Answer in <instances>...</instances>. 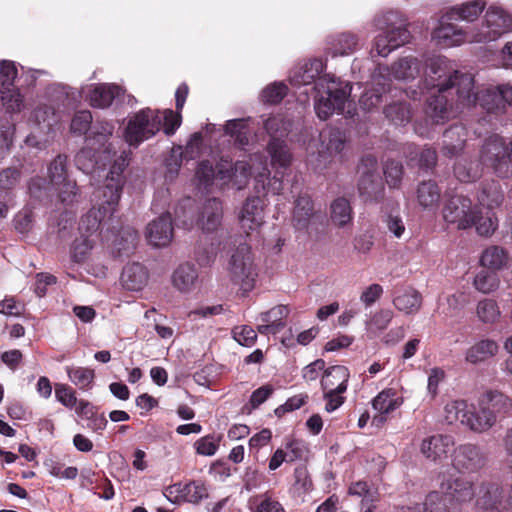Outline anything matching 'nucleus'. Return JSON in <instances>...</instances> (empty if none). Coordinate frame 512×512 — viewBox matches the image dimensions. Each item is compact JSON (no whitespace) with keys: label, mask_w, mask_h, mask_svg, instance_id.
<instances>
[{"label":"nucleus","mask_w":512,"mask_h":512,"mask_svg":"<svg viewBox=\"0 0 512 512\" xmlns=\"http://www.w3.org/2000/svg\"><path fill=\"white\" fill-rule=\"evenodd\" d=\"M432 39L442 48L453 47L467 40L466 34L456 25L441 22L433 31Z\"/></svg>","instance_id":"nucleus-31"},{"label":"nucleus","mask_w":512,"mask_h":512,"mask_svg":"<svg viewBox=\"0 0 512 512\" xmlns=\"http://www.w3.org/2000/svg\"><path fill=\"white\" fill-rule=\"evenodd\" d=\"M477 401L494 425L512 410V399L497 389L486 390Z\"/></svg>","instance_id":"nucleus-17"},{"label":"nucleus","mask_w":512,"mask_h":512,"mask_svg":"<svg viewBox=\"0 0 512 512\" xmlns=\"http://www.w3.org/2000/svg\"><path fill=\"white\" fill-rule=\"evenodd\" d=\"M477 316L483 323H494L500 317V310L496 301L483 299L478 302L476 309Z\"/></svg>","instance_id":"nucleus-55"},{"label":"nucleus","mask_w":512,"mask_h":512,"mask_svg":"<svg viewBox=\"0 0 512 512\" xmlns=\"http://www.w3.org/2000/svg\"><path fill=\"white\" fill-rule=\"evenodd\" d=\"M67 374L70 381L80 389L89 388L95 377L93 369L84 367H67Z\"/></svg>","instance_id":"nucleus-54"},{"label":"nucleus","mask_w":512,"mask_h":512,"mask_svg":"<svg viewBox=\"0 0 512 512\" xmlns=\"http://www.w3.org/2000/svg\"><path fill=\"white\" fill-rule=\"evenodd\" d=\"M288 87L284 83H273L268 85L261 93L264 103L278 104L287 95Z\"/></svg>","instance_id":"nucleus-58"},{"label":"nucleus","mask_w":512,"mask_h":512,"mask_svg":"<svg viewBox=\"0 0 512 512\" xmlns=\"http://www.w3.org/2000/svg\"><path fill=\"white\" fill-rule=\"evenodd\" d=\"M386 183L390 188H397L403 177V165L399 161L387 160L383 167Z\"/></svg>","instance_id":"nucleus-57"},{"label":"nucleus","mask_w":512,"mask_h":512,"mask_svg":"<svg viewBox=\"0 0 512 512\" xmlns=\"http://www.w3.org/2000/svg\"><path fill=\"white\" fill-rule=\"evenodd\" d=\"M391 91L389 79L378 68L372 76V88L366 90L360 97V107L365 111H370L382 102L383 95Z\"/></svg>","instance_id":"nucleus-25"},{"label":"nucleus","mask_w":512,"mask_h":512,"mask_svg":"<svg viewBox=\"0 0 512 512\" xmlns=\"http://www.w3.org/2000/svg\"><path fill=\"white\" fill-rule=\"evenodd\" d=\"M454 175L460 182H474L481 176L480 165L463 155L457 159L454 165Z\"/></svg>","instance_id":"nucleus-45"},{"label":"nucleus","mask_w":512,"mask_h":512,"mask_svg":"<svg viewBox=\"0 0 512 512\" xmlns=\"http://www.w3.org/2000/svg\"><path fill=\"white\" fill-rule=\"evenodd\" d=\"M94 246V241L89 236L81 235L76 238L70 250L71 260L75 263H83Z\"/></svg>","instance_id":"nucleus-51"},{"label":"nucleus","mask_w":512,"mask_h":512,"mask_svg":"<svg viewBox=\"0 0 512 512\" xmlns=\"http://www.w3.org/2000/svg\"><path fill=\"white\" fill-rule=\"evenodd\" d=\"M466 129L462 125H452L443 133V146L441 152L449 158L460 154L466 143Z\"/></svg>","instance_id":"nucleus-29"},{"label":"nucleus","mask_w":512,"mask_h":512,"mask_svg":"<svg viewBox=\"0 0 512 512\" xmlns=\"http://www.w3.org/2000/svg\"><path fill=\"white\" fill-rule=\"evenodd\" d=\"M454 90L448 91H438L431 94L427 100L426 113L429 117L432 118L435 123H443L447 121L451 115L454 105L456 108L462 107L458 105L457 99L454 100L453 97L450 98L454 94Z\"/></svg>","instance_id":"nucleus-19"},{"label":"nucleus","mask_w":512,"mask_h":512,"mask_svg":"<svg viewBox=\"0 0 512 512\" xmlns=\"http://www.w3.org/2000/svg\"><path fill=\"white\" fill-rule=\"evenodd\" d=\"M348 493L353 496L362 497L361 505L363 512H373L374 502L378 500V493L372 490L366 481H357L350 485Z\"/></svg>","instance_id":"nucleus-47"},{"label":"nucleus","mask_w":512,"mask_h":512,"mask_svg":"<svg viewBox=\"0 0 512 512\" xmlns=\"http://www.w3.org/2000/svg\"><path fill=\"white\" fill-rule=\"evenodd\" d=\"M95 197L98 201L99 208L96 210L92 208L87 212L85 216L81 219V228L85 229L87 233H93L100 229L102 226V223L104 221V218L108 215L111 217L114 212L116 211V207L114 206L113 209H108V204H105V207H103V196L98 195V191L95 192Z\"/></svg>","instance_id":"nucleus-35"},{"label":"nucleus","mask_w":512,"mask_h":512,"mask_svg":"<svg viewBox=\"0 0 512 512\" xmlns=\"http://www.w3.org/2000/svg\"><path fill=\"white\" fill-rule=\"evenodd\" d=\"M498 348L499 346L494 340L483 339L466 351L465 359L471 364H478L496 355Z\"/></svg>","instance_id":"nucleus-42"},{"label":"nucleus","mask_w":512,"mask_h":512,"mask_svg":"<svg viewBox=\"0 0 512 512\" xmlns=\"http://www.w3.org/2000/svg\"><path fill=\"white\" fill-rule=\"evenodd\" d=\"M350 377L348 368L334 365L324 370L321 379V388L324 391L345 392Z\"/></svg>","instance_id":"nucleus-30"},{"label":"nucleus","mask_w":512,"mask_h":512,"mask_svg":"<svg viewBox=\"0 0 512 512\" xmlns=\"http://www.w3.org/2000/svg\"><path fill=\"white\" fill-rule=\"evenodd\" d=\"M48 178L50 183L58 191L62 203H73L78 187L76 182L69 177L68 173V157L59 154L48 166Z\"/></svg>","instance_id":"nucleus-13"},{"label":"nucleus","mask_w":512,"mask_h":512,"mask_svg":"<svg viewBox=\"0 0 512 512\" xmlns=\"http://www.w3.org/2000/svg\"><path fill=\"white\" fill-rule=\"evenodd\" d=\"M507 259V252L502 247L490 246L483 251L480 263L483 267L498 270L506 264Z\"/></svg>","instance_id":"nucleus-50"},{"label":"nucleus","mask_w":512,"mask_h":512,"mask_svg":"<svg viewBox=\"0 0 512 512\" xmlns=\"http://www.w3.org/2000/svg\"><path fill=\"white\" fill-rule=\"evenodd\" d=\"M445 413L448 423L459 421L474 433L482 434L495 426L478 403L474 405L465 400H454L446 404Z\"/></svg>","instance_id":"nucleus-5"},{"label":"nucleus","mask_w":512,"mask_h":512,"mask_svg":"<svg viewBox=\"0 0 512 512\" xmlns=\"http://www.w3.org/2000/svg\"><path fill=\"white\" fill-rule=\"evenodd\" d=\"M147 237L154 247H166L173 238L172 218L169 213H164L148 224Z\"/></svg>","instance_id":"nucleus-27"},{"label":"nucleus","mask_w":512,"mask_h":512,"mask_svg":"<svg viewBox=\"0 0 512 512\" xmlns=\"http://www.w3.org/2000/svg\"><path fill=\"white\" fill-rule=\"evenodd\" d=\"M239 223L247 235L264 223V200L261 197L246 199L239 214Z\"/></svg>","instance_id":"nucleus-22"},{"label":"nucleus","mask_w":512,"mask_h":512,"mask_svg":"<svg viewBox=\"0 0 512 512\" xmlns=\"http://www.w3.org/2000/svg\"><path fill=\"white\" fill-rule=\"evenodd\" d=\"M198 279L196 267L190 263L180 264L172 274V284L180 292H190Z\"/></svg>","instance_id":"nucleus-38"},{"label":"nucleus","mask_w":512,"mask_h":512,"mask_svg":"<svg viewBox=\"0 0 512 512\" xmlns=\"http://www.w3.org/2000/svg\"><path fill=\"white\" fill-rule=\"evenodd\" d=\"M480 163L492 169L500 178L512 175V141L506 144L503 137L491 135L485 139L479 155Z\"/></svg>","instance_id":"nucleus-4"},{"label":"nucleus","mask_w":512,"mask_h":512,"mask_svg":"<svg viewBox=\"0 0 512 512\" xmlns=\"http://www.w3.org/2000/svg\"><path fill=\"white\" fill-rule=\"evenodd\" d=\"M123 95L121 87L115 84H97L89 90L87 100L94 108L105 109Z\"/></svg>","instance_id":"nucleus-28"},{"label":"nucleus","mask_w":512,"mask_h":512,"mask_svg":"<svg viewBox=\"0 0 512 512\" xmlns=\"http://www.w3.org/2000/svg\"><path fill=\"white\" fill-rule=\"evenodd\" d=\"M111 136L93 135L89 132L86 137V144L99 153L104 159H109L112 155L116 154L115 149L109 142Z\"/></svg>","instance_id":"nucleus-52"},{"label":"nucleus","mask_w":512,"mask_h":512,"mask_svg":"<svg viewBox=\"0 0 512 512\" xmlns=\"http://www.w3.org/2000/svg\"><path fill=\"white\" fill-rule=\"evenodd\" d=\"M447 502V496L442 491H432L423 503L406 507L404 512H452Z\"/></svg>","instance_id":"nucleus-39"},{"label":"nucleus","mask_w":512,"mask_h":512,"mask_svg":"<svg viewBox=\"0 0 512 512\" xmlns=\"http://www.w3.org/2000/svg\"><path fill=\"white\" fill-rule=\"evenodd\" d=\"M289 314V309L285 305H277L268 311L260 314V320L262 323H270L275 325L276 329L281 331L285 327L283 321Z\"/></svg>","instance_id":"nucleus-56"},{"label":"nucleus","mask_w":512,"mask_h":512,"mask_svg":"<svg viewBox=\"0 0 512 512\" xmlns=\"http://www.w3.org/2000/svg\"><path fill=\"white\" fill-rule=\"evenodd\" d=\"M357 46L358 36L350 32H343L327 39L326 50L332 57L345 56L353 53Z\"/></svg>","instance_id":"nucleus-32"},{"label":"nucleus","mask_w":512,"mask_h":512,"mask_svg":"<svg viewBox=\"0 0 512 512\" xmlns=\"http://www.w3.org/2000/svg\"><path fill=\"white\" fill-rule=\"evenodd\" d=\"M92 114L88 110H82L77 112L72 118L70 129L75 134H86L90 132L92 126Z\"/></svg>","instance_id":"nucleus-61"},{"label":"nucleus","mask_w":512,"mask_h":512,"mask_svg":"<svg viewBox=\"0 0 512 512\" xmlns=\"http://www.w3.org/2000/svg\"><path fill=\"white\" fill-rule=\"evenodd\" d=\"M161 130V112L144 108L128 120L124 130V139L129 146L138 147Z\"/></svg>","instance_id":"nucleus-7"},{"label":"nucleus","mask_w":512,"mask_h":512,"mask_svg":"<svg viewBox=\"0 0 512 512\" xmlns=\"http://www.w3.org/2000/svg\"><path fill=\"white\" fill-rule=\"evenodd\" d=\"M442 217L446 223L455 225L457 229L466 230L475 224L478 218V207L472 204L468 196L453 195L446 200Z\"/></svg>","instance_id":"nucleus-12"},{"label":"nucleus","mask_w":512,"mask_h":512,"mask_svg":"<svg viewBox=\"0 0 512 512\" xmlns=\"http://www.w3.org/2000/svg\"><path fill=\"white\" fill-rule=\"evenodd\" d=\"M166 497L172 503L181 501L198 504L208 498V489L200 480H193L188 483H175L166 488Z\"/></svg>","instance_id":"nucleus-16"},{"label":"nucleus","mask_w":512,"mask_h":512,"mask_svg":"<svg viewBox=\"0 0 512 512\" xmlns=\"http://www.w3.org/2000/svg\"><path fill=\"white\" fill-rule=\"evenodd\" d=\"M223 203L219 198L207 199L199 210L196 225L203 233L211 234L216 232L222 224Z\"/></svg>","instance_id":"nucleus-20"},{"label":"nucleus","mask_w":512,"mask_h":512,"mask_svg":"<svg viewBox=\"0 0 512 512\" xmlns=\"http://www.w3.org/2000/svg\"><path fill=\"white\" fill-rule=\"evenodd\" d=\"M452 463L458 471L474 473L485 466L486 456L478 445L465 443L454 449Z\"/></svg>","instance_id":"nucleus-15"},{"label":"nucleus","mask_w":512,"mask_h":512,"mask_svg":"<svg viewBox=\"0 0 512 512\" xmlns=\"http://www.w3.org/2000/svg\"><path fill=\"white\" fill-rule=\"evenodd\" d=\"M20 176L21 172L16 168H7L0 171V198L17 186Z\"/></svg>","instance_id":"nucleus-59"},{"label":"nucleus","mask_w":512,"mask_h":512,"mask_svg":"<svg viewBox=\"0 0 512 512\" xmlns=\"http://www.w3.org/2000/svg\"><path fill=\"white\" fill-rule=\"evenodd\" d=\"M147 281L148 271L142 264L134 262L123 268L121 283L125 289L139 291L146 285Z\"/></svg>","instance_id":"nucleus-33"},{"label":"nucleus","mask_w":512,"mask_h":512,"mask_svg":"<svg viewBox=\"0 0 512 512\" xmlns=\"http://www.w3.org/2000/svg\"><path fill=\"white\" fill-rule=\"evenodd\" d=\"M455 444L451 435L436 434L425 438L421 443V453L433 462H441L448 457Z\"/></svg>","instance_id":"nucleus-24"},{"label":"nucleus","mask_w":512,"mask_h":512,"mask_svg":"<svg viewBox=\"0 0 512 512\" xmlns=\"http://www.w3.org/2000/svg\"><path fill=\"white\" fill-rule=\"evenodd\" d=\"M393 304L396 309L405 314H414L421 307L422 296L414 288L407 287L396 294Z\"/></svg>","instance_id":"nucleus-40"},{"label":"nucleus","mask_w":512,"mask_h":512,"mask_svg":"<svg viewBox=\"0 0 512 512\" xmlns=\"http://www.w3.org/2000/svg\"><path fill=\"white\" fill-rule=\"evenodd\" d=\"M464 76L471 75L455 70L446 57L438 56L431 58L427 65L425 84L438 91L455 90L458 97V84Z\"/></svg>","instance_id":"nucleus-10"},{"label":"nucleus","mask_w":512,"mask_h":512,"mask_svg":"<svg viewBox=\"0 0 512 512\" xmlns=\"http://www.w3.org/2000/svg\"><path fill=\"white\" fill-rule=\"evenodd\" d=\"M314 109L321 120H327L334 113H342L352 87L333 75L325 74L316 82L314 87Z\"/></svg>","instance_id":"nucleus-1"},{"label":"nucleus","mask_w":512,"mask_h":512,"mask_svg":"<svg viewBox=\"0 0 512 512\" xmlns=\"http://www.w3.org/2000/svg\"><path fill=\"white\" fill-rule=\"evenodd\" d=\"M162 114L163 116H161V128H163V131L167 136L174 135L182 122L181 111L166 109Z\"/></svg>","instance_id":"nucleus-60"},{"label":"nucleus","mask_w":512,"mask_h":512,"mask_svg":"<svg viewBox=\"0 0 512 512\" xmlns=\"http://www.w3.org/2000/svg\"><path fill=\"white\" fill-rule=\"evenodd\" d=\"M458 105L464 107L480 106L489 113L503 110V96L497 86L477 88L475 91L474 77L464 76L458 84Z\"/></svg>","instance_id":"nucleus-2"},{"label":"nucleus","mask_w":512,"mask_h":512,"mask_svg":"<svg viewBox=\"0 0 512 512\" xmlns=\"http://www.w3.org/2000/svg\"><path fill=\"white\" fill-rule=\"evenodd\" d=\"M127 165V155H121L112 165L104 185L96 190L99 196H103V207L108 204L107 208L111 210L118 205L123 186L122 173Z\"/></svg>","instance_id":"nucleus-14"},{"label":"nucleus","mask_w":512,"mask_h":512,"mask_svg":"<svg viewBox=\"0 0 512 512\" xmlns=\"http://www.w3.org/2000/svg\"><path fill=\"white\" fill-rule=\"evenodd\" d=\"M486 3L482 0H472L460 6L451 8L445 15L448 20H464L472 22L483 12Z\"/></svg>","instance_id":"nucleus-41"},{"label":"nucleus","mask_w":512,"mask_h":512,"mask_svg":"<svg viewBox=\"0 0 512 512\" xmlns=\"http://www.w3.org/2000/svg\"><path fill=\"white\" fill-rule=\"evenodd\" d=\"M477 199L480 205L488 209L499 207L504 201V192L499 181L490 180L482 182Z\"/></svg>","instance_id":"nucleus-37"},{"label":"nucleus","mask_w":512,"mask_h":512,"mask_svg":"<svg viewBox=\"0 0 512 512\" xmlns=\"http://www.w3.org/2000/svg\"><path fill=\"white\" fill-rule=\"evenodd\" d=\"M378 68L382 69V73L391 84L392 78L405 81L416 79L422 71L423 64L417 57L405 56L399 58L391 66H379Z\"/></svg>","instance_id":"nucleus-21"},{"label":"nucleus","mask_w":512,"mask_h":512,"mask_svg":"<svg viewBox=\"0 0 512 512\" xmlns=\"http://www.w3.org/2000/svg\"><path fill=\"white\" fill-rule=\"evenodd\" d=\"M403 399L397 396L394 389H384L372 401L373 408L380 414H389L399 408Z\"/></svg>","instance_id":"nucleus-46"},{"label":"nucleus","mask_w":512,"mask_h":512,"mask_svg":"<svg viewBox=\"0 0 512 512\" xmlns=\"http://www.w3.org/2000/svg\"><path fill=\"white\" fill-rule=\"evenodd\" d=\"M321 148L329 155L339 154L345 146L346 138L337 128L327 127L319 134Z\"/></svg>","instance_id":"nucleus-43"},{"label":"nucleus","mask_w":512,"mask_h":512,"mask_svg":"<svg viewBox=\"0 0 512 512\" xmlns=\"http://www.w3.org/2000/svg\"><path fill=\"white\" fill-rule=\"evenodd\" d=\"M331 220L339 226L344 227L352 221V207L345 197L336 198L331 204Z\"/></svg>","instance_id":"nucleus-49"},{"label":"nucleus","mask_w":512,"mask_h":512,"mask_svg":"<svg viewBox=\"0 0 512 512\" xmlns=\"http://www.w3.org/2000/svg\"><path fill=\"white\" fill-rule=\"evenodd\" d=\"M215 177V170L210 161H201L196 170V179L203 188H208Z\"/></svg>","instance_id":"nucleus-64"},{"label":"nucleus","mask_w":512,"mask_h":512,"mask_svg":"<svg viewBox=\"0 0 512 512\" xmlns=\"http://www.w3.org/2000/svg\"><path fill=\"white\" fill-rule=\"evenodd\" d=\"M358 193L364 202H379L384 197V183L378 171V161L365 155L358 164Z\"/></svg>","instance_id":"nucleus-11"},{"label":"nucleus","mask_w":512,"mask_h":512,"mask_svg":"<svg viewBox=\"0 0 512 512\" xmlns=\"http://www.w3.org/2000/svg\"><path fill=\"white\" fill-rule=\"evenodd\" d=\"M228 274L231 282L237 285L243 294L254 289L258 272L251 247L247 243H239L233 250L228 261Z\"/></svg>","instance_id":"nucleus-3"},{"label":"nucleus","mask_w":512,"mask_h":512,"mask_svg":"<svg viewBox=\"0 0 512 512\" xmlns=\"http://www.w3.org/2000/svg\"><path fill=\"white\" fill-rule=\"evenodd\" d=\"M475 505L483 512H512V485L484 480L477 486Z\"/></svg>","instance_id":"nucleus-8"},{"label":"nucleus","mask_w":512,"mask_h":512,"mask_svg":"<svg viewBox=\"0 0 512 512\" xmlns=\"http://www.w3.org/2000/svg\"><path fill=\"white\" fill-rule=\"evenodd\" d=\"M102 158L103 157L99 153L86 144V147L82 148L75 155L74 161L79 170L86 174H90L94 173L96 169L100 167V161Z\"/></svg>","instance_id":"nucleus-48"},{"label":"nucleus","mask_w":512,"mask_h":512,"mask_svg":"<svg viewBox=\"0 0 512 512\" xmlns=\"http://www.w3.org/2000/svg\"><path fill=\"white\" fill-rule=\"evenodd\" d=\"M416 199L425 210L437 208L441 199V189L433 180H424L417 185Z\"/></svg>","instance_id":"nucleus-34"},{"label":"nucleus","mask_w":512,"mask_h":512,"mask_svg":"<svg viewBox=\"0 0 512 512\" xmlns=\"http://www.w3.org/2000/svg\"><path fill=\"white\" fill-rule=\"evenodd\" d=\"M487 31L479 41H494L512 29V16L503 8L490 6L485 14Z\"/></svg>","instance_id":"nucleus-18"},{"label":"nucleus","mask_w":512,"mask_h":512,"mask_svg":"<svg viewBox=\"0 0 512 512\" xmlns=\"http://www.w3.org/2000/svg\"><path fill=\"white\" fill-rule=\"evenodd\" d=\"M396 18L397 15L392 11L374 18V26L382 31L375 37L374 50L381 57H387L410 40V32L405 27L393 26Z\"/></svg>","instance_id":"nucleus-6"},{"label":"nucleus","mask_w":512,"mask_h":512,"mask_svg":"<svg viewBox=\"0 0 512 512\" xmlns=\"http://www.w3.org/2000/svg\"><path fill=\"white\" fill-rule=\"evenodd\" d=\"M384 115L392 124L403 126L412 118L411 106L408 102L400 99L387 105L384 108Z\"/></svg>","instance_id":"nucleus-44"},{"label":"nucleus","mask_w":512,"mask_h":512,"mask_svg":"<svg viewBox=\"0 0 512 512\" xmlns=\"http://www.w3.org/2000/svg\"><path fill=\"white\" fill-rule=\"evenodd\" d=\"M473 226H475L479 235L490 236L498 227V219L494 214L489 213L486 216H482L478 209V218L475 220V224Z\"/></svg>","instance_id":"nucleus-62"},{"label":"nucleus","mask_w":512,"mask_h":512,"mask_svg":"<svg viewBox=\"0 0 512 512\" xmlns=\"http://www.w3.org/2000/svg\"><path fill=\"white\" fill-rule=\"evenodd\" d=\"M267 152L271 158V165L276 169L273 178H270V171L267 167L263 168V172L259 174L263 188L265 189V180H268V189L274 193H280L283 189L284 171L290 166L292 154L286 142L276 136H272L267 144Z\"/></svg>","instance_id":"nucleus-9"},{"label":"nucleus","mask_w":512,"mask_h":512,"mask_svg":"<svg viewBox=\"0 0 512 512\" xmlns=\"http://www.w3.org/2000/svg\"><path fill=\"white\" fill-rule=\"evenodd\" d=\"M499 278L492 270H481L474 278L475 288L484 294L490 293L498 288Z\"/></svg>","instance_id":"nucleus-53"},{"label":"nucleus","mask_w":512,"mask_h":512,"mask_svg":"<svg viewBox=\"0 0 512 512\" xmlns=\"http://www.w3.org/2000/svg\"><path fill=\"white\" fill-rule=\"evenodd\" d=\"M55 397L58 402L69 409L74 408L78 402L75 391L66 384L57 383L55 385Z\"/></svg>","instance_id":"nucleus-63"},{"label":"nucleus","mask_w":512,"mask_h":512,"mask_svg":"<svg viewBox=\"0 0 512 512\" xmlns=\"http://www.w3.org/2000/svg\"><path fill=\"white\" fill-rule=\"evenodd\" d=\"M325 68V64L322 59H311L304 64L295 67L289 75V81L291 85L299 87L301 85H309L323 78L325 75L320 76Z\"/></svg>","instance_id":"nucleus-26"},{"label":"nucleus","mask_w":512,"mask_h":512,"mask_svg":"<svg viewBox=\"0 0 512 512\" xmlns=\"http://www.w3.org/2000/svg\"><path fill=\"white\" fill-rule=\"evenodd\" d=\"M441 491L457 503H467L476 498L477 487L465 477L449 478L440 484Z\"/></svg>","instance_id":"nucleus-23"},{"label":"nucleus","mask_w":512,"mask_h":512,"mask_svg":"<svg viewBox=\"0 0 512 512\" xmlns=\"http://www.w3.org/2000/svg\"><path fill=\"white\" fill-rule=\"evenodd\" d=\"M314 216V205L310 195L299 194L294 202L293 223L298 230L306 229Z\"/></svg>","instance_id":"nucleus-36"}]
</instances>
